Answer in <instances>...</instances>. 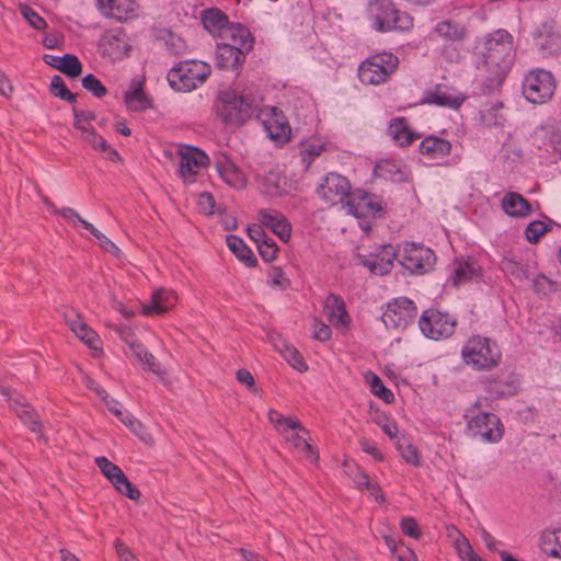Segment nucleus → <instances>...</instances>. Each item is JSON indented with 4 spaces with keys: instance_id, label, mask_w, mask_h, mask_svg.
<instances>
[{
    "instance_id": "62",
    "label": "nucleus",
    "mask_w": 561,
    "mask_h": 561,
    "mask_svg": "<svg viewBox=\"0 0 561 561\" xmlns=\"http://www.w3.org/2000/svg\"><path fill=\"white\" fill-rule=\"evenodd\" d=\"M102 401L105 403L107 409L119 419L121 422H123L125 415L129 414L128 412L123 411L121 409V403L117 400L111 398L108 394H106V399H103Z\"/></svg>"
},
{
    "instance_id": "58",
    "label": "nucleus",
    "mask_w": 561,
    "mask_h": 561,
    "mask_svg": "<svg viewBox=\"0 0 561 561\" xmlns=\"http://www.w3.org/2000/svg\"><path fill=\"white\" fill-rule=\"evenodd\" d=\"M268 282L273 287L285 289L288 286V279L279 267H272L268 273Z\"/></svg>"
},
{
    "instance_id": "13",
    "label": "nucleus",
    "mask_w": 561,
    "mask_h": 561,
    "mask_svg": "<svg viewBox=\"0 0 561 561\" xmlns=\"http://www.w3.org/2000/svg\"><path fill=\"white\" fill-rule=\"evenodd\" d=\"M467 431L473 438H478L486 444H495L502 439L504 426L495 414L481 412L470 416L467 423Z\"/></svg>"
},
{
    "instance_id": "32",
    "label": "nucleus",
    "mask_w": 561,
    "mask_h": 561,
    "mask_svg": "<svg viewBox=\"0 0 561 561\" xmlns=\"http://www.w3.org/2000/svg\"><path fill=\"white\" fill-rule=\"evenodd\" d=\"M374 174L392 182H403L408 178L405 168L389 159L379 161L374 169Z\"/></svg>"
},
{
    "instance_id": "3",
    "label": "nucleus",
    "mask_w": 561,
    "mask_h": 561,
    "mask_svg": "<svg viewBox=\"0 0 561 561\" xmlns=\"http://www.w3.org/2000/svg\"><path fill=\"white\" fill-rule=\"evenodd\" d=\"M268 420L293 449L311 462L318 461L319 456L314 447L309 443V432L297 419L285 416L275 410H271L268 412Z\"/></svg>"
},
{
    "instance_id": "15",
    "label": "nucleus",
    "mask_w": 561,
    "mask_h": 561,
    "mask_svg": "<svg viewBox=\"0 0 561 561\" xmlns=\"http://www.w3.org/2000/svg\"><path fill=\"white\" fill-rule=\"evenodd\" d=\"M394 260H398L397 247L392 244L376 245L368 254H358L359 264L369 270L374 275H386L392 267Z\"/></svg>"
},
{
    "instance_id": "54",
    "label": "nucleus",
    "mask_w": 561,
    "mask_h": 561,
    "mask_svg": "<svg viewBox=\"0 0 561 561\" xmlns=\"http://www.w3.org/2000/svg\"><path fill=\"white\" fill-rule=\"evenodd\" d=\"M502 270L506 274L515 277L517 280H523L525 278H528L525 267L522 264H519L513 260H504L502 262Z\"/></svg>"
},
{
    "instance_id": "25",
    "label": "nucleus",
    "mask_w": 561,
    "mask_h": 561,
    "mask_svg": "<svg viewBox=\"0 0 561 561\" xmlns=\"http://www.w3.org/2000/svg\"><path fill=\"white\" fill-rule=\"evenodd\" d=\"M260 222L270 228L283 241L290 238L291 228L285 216L277 210L262 209L259 213Z\"/></svg>"
},
{
    "instance_id": "55",
    "label": "nucleus",
    "mask_w": 561,
    "mask_h": 561,
    "mask_svg": "<svg viewBox=\"0 0 561 561\" xmlns=\"http://www.w3.org/2000/svg\"><path fill=\"white\" fill-rule=\"evenodd\" d=\"M256 247H257L261 257L264 261L271 262L276 257L278 249L273 239L266 238L261 243H259Z\"/></svg>"
},
{
    "instance_id": "45",
    "label": "nucleus",
    "mask_w": 561,
    "mask_h": 561,
    "mask_svg": "<svg viewBox=\"0 0 561 561\" xmlns=\"http://www.w3.org/2000/svg\"><path fill=\"white\" fill-rule=\"evenodd\" d=\"M49 91L53 95L59 96L62 101L72 103L76 102V94H73L65 84L64 79L60 76H54Z\"/></svg>"
},
{
    "instance_id": "10",
    "label": "nucleus",
    "mask_w": 561,
    "mask_h": 561,
    "mask_svg": "<svg viewBox=\"0 0 561 561\" xmlns=\"http://www.w3.org/2000/svg\"><path fill=\"white\" fill-rule=\"evenodd\" d=\"M344 208L347 214L359 220V226L365 231L370 229V220L382 210L381 202L377 196L362 191L352 192Z\"/></svg>"
},
{
    "instance_id": "42",
    "label": "nucleus",
    "mask_w": 561,
    "mask_h": 561,
    "mask_svg": "<svg viewBox=\"0 0 561 561\" xmlns=\"http://www.w3.org/2000/svg\"><path fill=\"white\" fill-rule=\"evenodd\" d=\"M325 144L321 140H311L302 145L301 160L308 168L312 161L325 150Z\"/></svg>"
},
{
    "instance_id": "29",
    "label": "nucleus",
    "mask_w": 561,
    "mask_h": 561,
    "mask_svg": "<svg viewBox=\"0 0 561 561\" xmlns=\"http://www.w3.org/2000/svg\"><path fill=\"white\" fill-rule=\"evenodd\" d=\"M70 330L92 350H99V335L78 314L67 318Z\"/></svg>"
},
{
    "instance_id": "9",
    "label": "nucleus",
    "mask_w": 561,
    "mask_h": 561,
    "mask_svg": "<svg viewBox=\"0 0 561 561\" xmlns=\"http://www.w3.org/2000/svg\"><path fill=\"white\" fill-rule=\"evenodd\" d=\"M556 90V81L550 71L542 69L529 71L523 81V94L533 104L549 102Z\"/></svg>"
},
{
    "instance_id": "28",
    "label": "nucleus",
    "mask_w": 561,
    "mask_h": 561,
    "mask_svg": "<svg viewBox=\"0 0 561 561\" xmlns=\"http://www.w3.org/2000/svg\"><path fill=\"white\" fill-rule=\"evenodd\" d=\"M0 394L8 401L12 402L11 407L15 409L19 417L23 423H25L32 432L38 433L42 428V424L38 421L35 412L26 405L20 404L18 400L12 399V391L9 388L0 386Z\"/></svg>"
},
{
    "instance_id": "60",
    "label": "nucleus",
    "mask_w": 561,
    "mask_h": 561,
    "mask_svg": "<svg viewBox=\"0 0 561 561\" xmlns=\"http://www.w3.org/2000/svg\"><path fill=\"white\" fill-rule=\"evenodd\" d=\"M123 423L134 434L139 436L142 440L148 443L151 439L150 437H149V439H147V437L145 436L146 433H145L144 425L137 419H135L130 413L128 415H125V417L123 419Z\"/></svg>"
},
{
    "instance_id": "51",
    "label": "nucleus",
    "mask_w": 561,
    "mask_h": 561,
    "mask_svg": "<svg viewBox=\"0 0 561 561\" xmlns=\"http://www.w3.org/2000/svg\"><path fill=\"white\" fill-rule=\"evenodd\" d=\"M82 87L96 98H102L107 92L103 83L92 73L83 77Z\"/></svg>"
},
{
    "instance_id": "47",
    "label": "nucleus",
    "mask_w": 561,
    "mask_h": 561,
    "mask_svg": "<svg viewBox=\"0 0 561 561\" xmlns=\"http://www.w3.org/2000/svg\"><path fill=\"white\" fill-rule=\"evenodd\" d=\"M397 449L400 451L402 458L408 462L411 463L414 467L420 466V456L417 453V449L412 444L407 443L405 440H402L401 438H398L396 442Z\"/></svg>"
},
{
    "instance_id": "5",
    "label": "nucleus",
    "mask_w": 561,
    "mask_h": 561,
    "mask_svg": "<svg viewBox=\"0 0 561 561\" xmlns=\"http://www.w3.org/2000/svg\"><path fill=\"white\" fill-rule=\"evenodd\" d=\"M211 73L209 64L191 59L174 65L169 73L170 87L179 92H191L203 85Z\"/></svg>"
},
{
    "instance_id": "38",
    "label": "nucleus",
    "mask_w": 561,
    "mask_h": 561,
    "mask_svg": "<svg viewBox=\"0 0 561 561\" xmlns=\"http://www.w3.org/2000/svg\"><path fill=\"white\" fill-rule=\"evenodd\" d=\"M479 276V267L473 260L457 261L455 263L451 280L455 286H459L468 280Z\"/></svg>"
},
{
    "instance_id": "46",
    "label": "nucleus",
    "mask_w": 561,
    "mask_h": 561,
    "mask_svg": "<svg viewBox=\"0 0 561 561\" xmlns=\"http://www.w3.org/2000/svg\"><path fill=\"white\" fill-rule=\"evenodd\" d=\"M367 381L370 386V391L377 396L378 398L382 399L385 402L390 403L393 401V393L391 390L385 387L382 381L378 376L375 374H369L367 376Z\"/></svg>"
},
{
    "instance_id": "48",
    "label": "nucleus",
    "mask_w": 561,
    "mask_h": 561,
    "mask_svg": "<svg viewBox=\"0 0 561 561\" xmlns=\"http://www.w3.org/2000/svg\"><path fill=\"white\" fill-rule=\"evenodd\" d=\"M550 228V222H545L540 220L531 221L527 225L525 229L526 239L530 243H537L541 236H543Z\"/></svg>"
},
{
    "instance_id": "61",
    "label": "nucleus",
    "mask_w": 561,
    "mask_h": 561,
    "mask_svg": "<svg viewBox=\"0 0 561 561\" xmlns=\"http://www.w3.org/2000/svg\"><path fill=\"white\" fill-rule=\"evenodd\" d=\"M198 207L201 211L206 215H211L215 211V199L210 193H203L198 197Z\"/></svg>"
},
{
    "instance_id": "21",
    "label": "nucleus",
    "mask_w": 561,
    "mask_h": 561,
    "mask_svg": "<svg viewBox=\"0 0 561 561\" xmlns=\"http://www.w3.org/2000/svg\"><path fill=\"white\" fill-rule=\"evenodd\" d=\"M96 4L102 14L118 21L134 19L139 8L135 0H96Z\"/></svg>"
},
{
    "instance_id": "7",
    "label": "nucleus",
    "mask_w": 561,
    "mask_h": 561,
    "mask_svg": "<svg viewBox=\"0 0 561 561\" xmlns=\"http://www.w3.org/2000/svg\"><path fill=\"white\" fill-rule=\"evenodd\" d=\"M399 58L392 53H380L365 59L358 67V78L366 85L385 83L398 69Z\"/></svg>"
},
{
    "instance_id": "22",
    "label": "nucleus",
    "mask_w": 561,
    "mask_h": 561,
    "mask_svg": "<svg viewBox=\"0 0 561 561\" xmlns=\"http://www.w3.org/2000/svg\"><path fill=\"white\" fill-rule=\"evenodd\" d=\"M255 179L260 184L261 191L271 197L282 196L288 193V182L279 171L271 170L268 172H260L253 170Z\"/></svg>"
},
{
    "instance_id": "14",
    "label": "nucleus",
    "mask_w": 561,
    "mask_h": 561,
    "mask_svg": "<svg viewBox=\"0 0 561 561\" xmlns=\"http://www.w3.org/2000/svg\"><path fill=\"white\" fill-rule=\"evenodd\" d=\"M456 324L457 321L454 317L435 309L425 310L419 320L421 332L432 340L449 337L453 335Z\"/></svg>"
},
{
    "instance_id": "23",
    "label": "nucleus",
    "mask_w": 561,
    "mask_h": 561,
    "mask_svg": "<svg viewBox=\"0 0 561 561\" xmlns=\"http://www.w3.org/2000/svg\"><path fill=\"white\" fill-rule=\"evenodd\" d=\"M219 100L224 105H257L263 101L255 87L240 85L221 91Z\"/></svg>"
},
{
    "instance_id": "36",
    "label": "nucleus",
    "mask_w": 561,
    "mask_h": 561,
    "mask_svg": "<svg viewBox=\"0 0 561 561\" xmlns=\"http://www.w3.org/2000/svg\"><path fill=\"white\" fill-rule=\"evenodd\" d=\"M202 22L204 27L214 33V32H220L221 36L227 37L228 34L226 33V30H228L230 26H227L228 19L227 15L221 12L219 9H208L205 10L203 13Z\"/></svg>"
},
{
    "instance_id": "44",
    "label": "nucleus",
    "mask_w": 561,
    "mask_h": 561,
    "mask_svg": "<svg viewBox=\"0 0 561 561\" xmlns=\"http://www.w3.org/2000/svg\"><path fill=\"white\" fill-rule=\"evenodd\" d=\"M57 69L70 78H76L81 73L82 65L77 56L66 54L61 57L60 65L57 66Z\"/></svg>"
},
{
    "instance_id": "50",
    "label": "nucleus",
    "mask_w": 561,
    "mask_h": 561,
    "mask_svg": "<svg viewBox=\"0 0 561 561\" xmlns=\"http://www.w3.org/2000/svg\"><path fill=\"white\" fill-rule=\"evenodd\" d=\"M81 133V139L89 144L93 149L105 151L108 149L107 141L100 136L93 127L84 129Z\"/></svg>"
},
{
    "instance_id": "53",
    "label": "nucleus",
    "mask_w": 561,
    "mask_h": 561,
    "mask_svg": "<svg viewBox=\"0 0 561 561\" xmlns=\"http://www.w3.org/2000/svg\"><path fill=\"white\" fill-rule=\"evenodd\" d=\"M377 425L382 430V432L390 437L391 439L399 438V428L397 423L390 420L387 415L380 414L375 419Z\"/></svg>"
},
{
    "instance_id": "18",
    "label": "nucleus",
    "mask_w": 561,
    "mask_h": 561,
    "mask_svg": "<svg viewBox=\"0 0 561 561\" xmlns=\"http://www.w3.org/2000/svg\"><path fill=\"white\" fill-rule=\"evenodd\" d=\"M178 304V294L169 288H158L152 291L150 299L142 304L141 313L145 316H161L171 311Z\"/></svg>"
},
{
    "instance_id": "20",
    "label": "nucleus",
    "mask_w": 561,
    "mask_h": 561,
    "mask_svg": "<svg viewBox=\"0 0 561 561\" xmlns=\"http://www.w3.org/2000/svg\"><path fill=\"white\" fill-rule=\"evenodd\" d=\"M215 167L218 175L227 185L236 190H242L245 187L247 176L227 154H217Z\"/></svg>"
},
{
    "instance_id": "1",
    "label": "nucleus",
    "mask_w": 561,
    "mask_h": 561,
    "mask_svg": "<svg viewBox=\"0 0 561 561\" xmlns=\"http://www.w3.org/2000/svg\"><path fill=\"white\" fill-rule=\"evenodd\" d=\"M481 56V90L483 94H489L502 85L513 66V36L502 28L490 33L483 41Z\"/></svg>"
},
{
    "instance_id": "41",
    "label": "nucleus",
    "mask_w": 561,
    "mask_h": 561,
    "mask_svg": "<svg viewBox=\"0 0 561 561\" xmlns=\"http://www.w3.org/2000/svg\"><path fill=\"white\" fill-rule=\"evenodd\" d=\"M95 463L98 465L99 469L103 473V476L114 485L117 484V482L123 479L125 473L123 470L110 461L105 457H96Z\"/></svg>"
},
{
    "instance_id": "35",
    "label": "nucleus",
    "mask_w": 561,
    "mask_h": 561,
    "mask_svg": "<svg viewBox=\"0 0 561 561\" xmlns=\"http://www.w3.org/2000/svg\"><path fill=\"white\" fill-rule=\"evenodd\" d=\"M448 536L453 538L457 556L461 561H479L480 557L474 552L469 540L456 528H448Z\"/></svg>"
},
{
    "instance_id": "52",
    "label": "nucleus",
    "mask_w": 561,
    "mask_h": 561,
    "mask_svg": "<svg viewBox=\"0 0 561 561\" xmlns=\"http://www.w3.org/2000/svg\"><path fill=\"white\" fill-rule=\"evenodd\" d=\"M113 486L121 494L133 501H138L140 499V491L131 484L126 474L117 482V484H114Z\"/></svg>"
},
{
    "instance_id": "26",
    "label": "nucleus",
    "mask_w": 561,
    "mask_h": 561,
    "mask_svg": "<svg viewBox=\"0 0 561 561\" xmlns=\"http://www.w3.org/2000/svg\"><path fill=\"white\" fill-rule=\"evenodd\" d=\"M268 341L293 368L300 373L307 370L308 366L302 359L300 353L293 345L288 344L280 335L271 333L268 334Z\"/></svg>"
},
{
    "instance_id": "39",
    "label": "nucleus",
    "mask_w": 561,
    "mask_h": 561,
    "mask_svg": "<svg viewBox=\"0 0 561 561\" xmlns=\"http://www.w3.org/2000/svg\"><path fill=\"white\" fill-rule=\"evenodd\" d=\"M229 250L247 266L253 267L256 264V259L253 252L247 247L244 241L233 234H230L226 239Z\"/></svg>"
},
{
    "instance_id": "6",
    "label": "nucleus",
    "mask_w": 561,
    "mask_h": 561,
    "mask_svg": "<svg viewBox=\"0 0 561 561\" xmlns=\"http://www.w3.org/2000/svg\"><path fill=\"white\" fill-rule=\"evenodd\" d=\"M461 357L466 365L476 370H490L499 365L501 352L495 342L474 335L462 346Z\"/></svg>"
},
{
    "instance_id": "19",
    "label": "nucleus",
    "mask_w": 561,
    "mask_h": 561,
    "mask_svg": "<svg viewBox=\"0 0 561 561\" xmlns=\"http://www.w3.org/2000/svg\"><path fill=\"white\" fill-rule=\"evenodd\" d=\"M466 101V95L454 87L445 83L436 84L434 88L425 91L421 105H461Z\"/></svg>"
},
{
    "instance_id": "16",
    "label": "nucleus",
    "mask_w": 561,
    "mask_h": 561,
    "mask_svg": "<svg viewBox=\"0 0 561 561\" xmlns=\"http://www.w3.org/2000/svg\"><path fill=\"white\" fill-rule=\"evenodd\" d=\"M417 309L411 299L400 297L389 302L382 313V322L388 329L403 330L416 317Z\"/></svg>"
},
{
    "instance_id": "12",
    "label": "nucleus",
    "mask_w": 561,
    "mask_h": 561,
    "mask_svg": "<svg viewBox=\"0 0 561 561\" xmlns=\"http://www.w3.org/2000/svg\"><path fill=\"white\" fill-rule=\"evenodd\" d=\"M255 117L267 137L275 144L284 145L290 139L291 128L279 107H256Z\"/></svg>"
},
{
    "instance_id": "63",
    "label": "nucleus",
    "mask_w": 561,
    "mask_h": 561,
    "mask_svg": "<svg viewBox=\"0 0 561 561\" xmlns=\"http://www.w3.org/2000/svg\"><path fill=\"white\" fill-rule=\"evenodd\" d=\"M145 369L149 371L162 376L165 371L162 369L161 365L157 362L156 357L150 354H145V360L142 362Z\"/></svg>"
},
{
    "instance_id": "24",
    "label": "nucleus",
    "mask_w": 561,
    "mask_h": 561,
    "mask_svg": "<svg viewBox=\"0 0 561 561\" xmlns=\"http://www.w3.org/2000/svg\"><path fill=\"white\" fill-rule=\"evenodd\" d=\"M323 312L328 321L337 330L346 331L350 327L351 318L346 311L345 304L336 295H329L324 301Z\"/></svg>"
},
{
    "instance_id": "43",
    "label": "nucleus",
    "mask_w": 561,
    "mask_h": 561,
    "mask_svg": "<svg viewBox=\"0 0 561 561\" xmlns=\"http://www.w3.org/2000/svg\"><path fill=\"white\" fill-rule=\"evenodd\" d=\"M73 110V126L77 130L82 131L92 127V122L95 121L96 115L93 111L87 107H72Z\"/></svg>"
},
{
    "instance_id": "30",
    "label": "nucleus",
    "mask_w": 561,
    "mask_h": 561,
    "mask_svg": "<svg viewBox=\"0 0 561 561\" xmlns=\"http://www.w3.org/2000/svg\"><path fill=\"white\" fill-rule=\"evenodd\" d=\"M124 101L127 105H152L153 99L145 89V77H137L130 81L124 91Z\"/></svg>"
},
{
    "instance_id": "59",
    "label": "nucleus",
    "mask_w": 561,
    "mask_h": 561,
    "mask_svg": "<svg viewBox=\"0 0 561 561\" xmlns=\"http://www.w3.org/2000/svg\"><path fill=\"white\" fill-rule=\"evenodd\" d=\"M313 328V337L320 342H327L331 339V329L329 325L323 323L322 321L318 320L317 318L313 319L312 323Z\"/></svg>"
},
{
    "instance_id": "40",
    "label": "nucleus",
    "mask_w": 561,
    "mask_h": 561,
    "mask_svg": "<svg viewBox=\"0 0 561 561\" xmlns=\"http://www.w3.org/2000/svg\"><path fill=\"white\" fill-rule=\"evenodd\" d=\"M256 107H220L218 115L228 125L240 126L243 125L248 118L254 114Z\"/></svg>"
},
{
    "instance_id": "17",
    "label": "nucleus",
    "mask_w": 561,
    "mask_h": 561,
    "mask_svg": "<svg viewBox=\"0 0 561 561\" xmlns=\"http://www.w3.org/2000/svg\"><path fill=\"white\" fill-rule=\"evenodd\" d=\"M319 197L330 205L343 203L352 194L348 180L337 173L327 174L317 188Z\"/></svg>"
},
{
    "instance_id": "64",
    "label": "nucleus",
    "mask_w": 561,
    "mask_h": 561,
    "mask_svg": "<svg viewBox=\"0 0 561 561\" xmlns=\"http://www.w3.org/2000/svg\"><path fill=\"white\" fill-rule=\"evenodd\" d=\"M57 215L61 216L62 218L68 220L73 226H78L82 221V217L75 209H72L70 207L60 208L58 210Z\"/></svg>"
},
{
    "instance_id": "49",
    "label": "nucleus",
    "mask_w": 561,
    "mask_h": 561,
    "mask_svg": "<svg viewBox=\"0 0 561 561\" xmlns=\"http://www.w3.org/2000/svg\"><path fill=\"white\" fill-rule=\"evenodd\" d=\"M21 15L28 22V24L37 30L43 31L47 27L46 21L31 7L26 4H21L19 7Z\"/></svg>"
},
{
    "instance_id": "37",
    "label": "nucleus",
    "mask_w": 561,
    "mask_h": 561,
    "mask_svg": "<svg viewBox=\"0 0 561 561\" xmlns=\"http://www.w3.org/2000/svg\"><path fill=\"white\" fill-rule=\"evenodd\" d=\"M539 547L546 556L561 559V529L543 531Z\"/></svg>"
},
{
    "instance_id": "57",
    "label": "nucleus",
    "mask_w": 561,
    "mask_h": 561,
    "mask_svg": "<svg viewBox=\"0 0 561 561\" xmlns=\"http://www.w3.org/2000/svg\"><path fill=\"white\" fill-rule=\"evenodd\" d=\"M164 39H165L167 47L171 54L180 55L185 51L186 45L181 37L174 35L172 33H168L167 36L164 37Z\"/></svg>"
},
{
    "instance_id": "8",
    "label": "nucleus",
    "mask_w": 561,
    "mask_h": 561,
    "mask_svg": "<svg viewBox=\"0 0 561 561\" xmlns=\"http://www.w3.org/2000/svg\"><path fill=\"white\" fill-rule=\"evenodd\" d=\"M397 251L399 263L412 274H425L436 262L435 253L421 243L404 242L397 247Z\"/></svg>"
},
{
    "instance_id": "2",
    "label": "nucleus",
    "mask_w": 561,
    "mask_h": 561,
    "mask_svg": "<svg viewBox=\"0 0 561 561\" xmlns=\"http://www.w3.org/2000/svg\"><path fill=\"white\" fill-rule=\"evenodd\" d=\"M366 12L374 30L380 33L408 32L414 25L413 18L399 11L390 0H370Z\"/></svg>"
},
{
    "instance_id": "34",
    "label": "nucleus",
    "mask_w": 561,
    "mask_h": 561,
    "mask_svg": "<svg viewBox=\"0 0 561 561\" xmlns=\"http://www.w3.org/2000/svg\"><path fill=\"white\" fill-rule=\"evenodd\" d=\"M434 32L438 37L448 42H462L467 37V28L451 20L437 23Z\"/></svg>"
},
{
    "instance_id": "11",
    "label": "nucleus",
    "mask_w": 561,
    "mask_h": 561,
    "mask_svg": "<svg viewBox=\"0 0 561 561\" xmlns=\"http://www.w3.org/2000/svg\"><path fill=\"white\" fill-rule=\"evenodd\" d=\"M176 154L179 157L178 174L186 184L196 182V178L210 162L206 152L190 145H179Z\"/></svg>"
},
{
    "instance_id": "27",
    "label": "nucleus",
    "mask_w": 561,
    "mask_h": 561,
    "mask_svg": "<svg viewBox=\"0 0 561 561\" xmlns=\"http://www.w3.org/2000/svg\"><path fill=\"white\" fill-rule=\"evenodd\" d=\"M502 210L510 217L525 218L531 214L530 203L518 193L507 192L501 199Z\"/></svg>"
},
{
    "instance_id": "33",
    "label": "nucleus",
    "mask_w": 561,
    "mask_h": 561,
    "mask_svg": "<svg viewBox=\"0 0 561 561\" xmlns=\"http://www.w3.org/2000/svg\"><path fill=\"white\" fill-rule=\"evenodd\" d=\"M388 133L392 140L399 146L411 145L419 135L414 134L408 126L404 118H396L389 123Z\"/></svg>"
},
{
    "instance_id": "56",
    "label": "nucleus",
    "mask_w": 561,
    "mask_h": 561,
    "mask_svg": "<svg viewBox=\"0 0 561 561\" xmlns=\"http://www.w3.org/2000/svg\"><path fill=\"white\" fill-rule=\"evenodd\" d=\"M400 527L404 535L419 539L422 535L416 520L412 517H403L400 520Z\"/></svg>"
},
{
    "instance_id": "4",
    "label": "nucleus",
    "mask_w": 561,
    "mask_h": 561,
    "mask_svg": "<svg viewBox=\"0 0 561 561\" xmlns=\"http://www.w3.org/2000/svg\"><path fill=\"white\" fill-rule=\"evenodd\" d=\"M226 33L230 42L217 45V66L232 70L243 62L245 53L252 49L253 39L250 32L241 25L229 27Z\"/></svg>"
},
{
    "instance_id": "31",
    "label": "nucleus",
    "mask_w": 561,
    "mask_h": 561,
    "mask_svg": "<svg viewBox=\"0 0 561 561\" xmlns=\"http://www.w3.org/2000/svg\"><path fill=\"white\" fill-rule=\"evenodd\" d=\"M451 151V144L438 137H427L420 145V152L431 160H439Z\"/></svg>"
}]
</instances>
